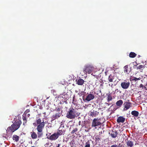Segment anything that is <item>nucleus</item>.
<instances>
[{"mask_svg":"<svg viewBox=\"0 0 147 147\" xmlns=\"http://www.w3.org/2000/svg\"><path fill=\"white\" fill-rule=\"evenodd\" d=\"M12 138L13 140L17 142L19 140L20 137L18 136L15 134L13 135Z\"/></svg>","mask_w":147,"mask_h":147,"instance_id":"obj_19","label":"nucleus"},{"mask_svg":"<svg viewBox=\"0 0 147 147\" xmlns=\"http://www.w3.org/2000/svg\"><path fill=\"white\" fill-rule=\"evenodd\" d=\"M97 83H99V82H96V85H97Z\"/></svg>","mask_w":147,"mask_h":147,"instance_id":"obj_37","label":"nucleus"},{"mask_svg":"<svg viewBox=\"0 0 147 147\" xmlns=\"http://www.w3.org/2000/svg\"><path fill=\"white\" fill-rule=\"evenodd\" d=\"M125 121V118L122 116L119 117L117 119V122L119 123L120 122L123 123Z\"/></svg>","mask_w":147,"mask_h":147,"instance_id":"obj_16","label":"nucleus"},{"mask_svg":"<svg viewBox=\"0 0 147 147\" xmlns=\"http://www.w3.org/2000/svg\"><path fill=\"white\" fill-rule=\"evenodd\" d=\"M33 125L35 126L37 125L36 129L38 131L37 134L34 131H32L30 133L31 137L32 139H35L41 137L43 135L42 130L45 125V122L44 120H42L41 118H38L36 120V123H33Z\"/></svg>","mask_w":147,"mask_h":147,"instance_id":"obj_1","label":"nucleus"},{"mask_svg":"<svg viewBox=\"0 0 147 147\" xmlns=\"http://www.w3.org/2000/svg\"><path fill=\"white\" fill-rule=\"evenodd\" d=\"M81 125V122L80 121L79 122V125Z\"/></svg>","mask_w":147,"mask_h":147,"instance_id":"obj_36","label":"nucleus"},{"mask_svg":"<svg viewBox=\"0 0 147 147\" xmlns=\"http://www.w3.org/2000/svg\"><path fill=\"white\" fill-rule=\"evenodd\" d=\"M126 144L128 146L132 147L134 145L133 142L130 140L127 141L126 142Z\"/></svg>","mask_w":147,"mask_h":147,"instance_id":"obj_20","label":"nucleus"},{"mask_svg":"<svg viewBox=\"0 0 147 147\" xmlns=\"http://www.w3.org/2000/svg\"><path fill=\"white\" fill-rule=\"evenodd\" d=\"M144 68V65H140L138 66L137 67V69H143Z\"/></svg>","mask_w":147,"mask_h":147,"instance_id":"obj_27","label":"nucleus"},{"mask_svg":"<svg viewBox=\"0 0 147 147\" xmlns=\"http://www.w3.org/2000/svg\"><path fill=\"white\" fill-rule=\"evenodd\" d=\"M106 104H107L108 105H110V104L108 103H106Z\"/></svg>","mask_w":147,"mask_h":147,"instance_id":"obj_38","label":"nucleus"},{"mask_svg":"<svg viewBox=\"0 0 147 147\" xmlns=\"http://www.w3.org/2000/svg\"><path fill=\"white\" fill-rule=\"evenodd\" d=\"M93 66L90 65H87L85 66L83 71L85 73L90 74L93 70Z\"/></svg>","mask_w":147,"mask_h":147,"instance_id":"obj_4","label":"nucleus"},{"mask_svg":"<svg viewBox=\"0 0 147 147\" xmlns=\"http://www.w3.org/2000/svg\"><path fill=\"white\" fill-rule=\"evenodd\" d=\"M90 142L89 140L86 143L85 147H90Z\"/></svg>","mask_w":147,"mask_h":147,"instance_id":"obj_29","label":"nucleus"},{"mask_svg":"<svg viewBox=\"0 0 147 147\" xmlns=\"http://www.w3.org/2000/svg\"><path fill=\"white\" fill-rule=\"evenodd\" d=\"M30 114H27V117H29V116H30Z\"/></svg>","mask_w":147,"mask_h":147,"instance_id":"obj_34","label":"nucleus"},{"mask_svg":"<svg viewBox=\"0 0 147 147\" xmlns=\"http://www.w3.org/2000/svg\"><path fill=\"white\" fill-rule=\"evenodd\" d=\"M26 114H24L22 116V119L24 121L23 125L24 124V123H26L27 122L26 120Z\"/></svg>","mask_w":147,"mask_h":147,"instance_id":"obj_24","label":"nucleus"},{"mask_svg":"<svg viewBox=\"0 0 147 147\" xmlns=\"http://www.w3.org/2000/svg\"><path fill=\"white\" fill-rule=\"evenodd\" d=\"M22 123V122L21 120H19L14 123L11 125V126L14 127L15 130H16L20 127L21 124Z\"/></svg>","mask_w":147,"mask_h":147,"instance_id":"obj_8","label":"nucleus"},{"mask_svg":"<svg viewBox=\"0 0 147 147\" xmlns=\"http://www.w3.org/2000/svg\"><path fill=\"white\" fill-rule=\"evenodd\" d=\"M55 111L56 112L51 117L52 121H54L56 119H58L62 114V112L60 107H59L58 108L56 109Z\"/></svg>","mask_w":147,"mask_h":147,"instance_id":"obj_3","label":"nucleus"},{"mask_svg":"<svg viewBox=\"0 0 147 147\" xmlns=\"http://www.w3.org/2000/svg\"><path fill=\"white\" fill-rule=\"evenodd\" d=\"M110 147H119V146L115 144L112 145Z\"/></svg>","mask_w":147,"mask_h":147,"instance_id":"obj_31","label":"nucleus"},{"mask_svg":"<svg viewBox=\"0 0 147 147\" xmlns=\"http://www.w3.org/2000/svg\"><path fill=\"white\" fill-rule=\"evenodd\" d=\"M59 136L56 133H55L51 135L50 137H47V138L52 141L55 140H57Z\"/></svg>","mask_w":147,"mask_h":147,"instance_id":"obj_9","label":"nucleus"},{"mask_svg":"<svg viewBox=\"0 0 147 147\" xmlns=\"http://www.w3.org/2000/svg\"><path fill=\"white\" fill-rule=\"evenodd\" d=\"M95 141L96 142H98L100 140V138L97 135L95 137Z\"/></svg>","mask_w":147,"mask_h":147,"instance_id":"obj_28","label":"nucleus"},{"mask_svg":"<svg viewBox=\"0 0 147 147\" xmlns=\"http://www.w3.org/2000/svg\"><path fill=\"white\" fill-rule=\"evenodd\" d=\"M116 77L114 74H110L109 76L108 80L109 82H115L116 80Z\"/></svg>","mask_w":147,"mask_h":147,"instance_id":"obj_12","label":"nucleus"},{"mask_svg":"<svg viewBox=\"0 0 147 147\" xmlns=\"http://www.w3.org/2000/svg\"><path fill=\"white\" fill-rule=\"evenodd\" d=\"M141 79V78L139 77L138 78H137L136 77H133L131 78H130V81H135L138 80H140Z\"/></svg>","mask_w":147,"mask_h":147,"instance_id":"obj_25","label":"nucleus"},{"mask_svg":"<svg viewBox=\"0 0 147 147\" xmlns=\"http://www.w3.org/2000/svg\"><path fill=\"white\" fill-rule=\"evenodd\" d=\"M123 103V102L122 100H120L117 102L116 105L117 106L120 107L122 105Z\"/></svg>","mask_w":147,"mask_h":147,"instance_id":"obj_22","label":"nucleus"},{"mask_svg":"<svg viewBox=\"0 0 147 147\" xmlns=\"http://www.w3.org/2000/svg\"><path fill=\"white\" fill-rule=\"evenodd\" d=\"M89 116L92 117H96L99 114V112L95 110H92L89 112Z\"/></svg>","mask_w":147,"mask_h":147,"instance_id":"obj_11","label":"nucleus"},{"mask_svg":"<svg viewBox=\"0 0 147 147\" xmlns=\"http://www.w3.org/2000/svg\"><path fill=\"white\" fill-rule=\"evenodd\" d=\"M131 102H125L124 103V110L126 111L129 109L131 107Z\"/></svg>","mask_w":147,"mask_h":147,"instance_id":"obj_14","label":"nucleus"},{"mask_svg":"<svg viewBox=\"0 0 147 147\" xmlns=\"http://www.w3.org/2000/svg\"><path fill=\"white\" fill-rule=\"evenodd\" d=\"M31 147H35V146H31Z\"/></svg>","mask_w":147,"mask_h":147,"instance_id":"obj_42","label":"nucleus"},{"mask_svg":"<svg viewBox=\"0 0 147 147\" xmlns=\"http://www.w3.org/2000/svg\"><path fill=\"white\" fill-rule=\"evenodd\" d=\"M141 81H142V82H143V80H141Z\"/></svg>","mask_w":147,"mask_h":147,"instance_id":"obj_41","label":"nucleus"},{"mask_svg":"<svg viewBox=\"0 0 147 147\" xmlns=\"http://www.w3.org/2000/svg\"><path fill=\"white\" fill-rule=\"evenodd\" d=\"M87 94L88 95L85 99V100L89 102L94 98V96L93 94H88V93H87Z\"/></svg>","mask_w":147,"mask_h":147,"instance_id":"obj_13","label":"nucleus"},{"mask_svg":"<svg viewBox=\"0 0 147 147\" xmlns=\"http://www.w3.org/2000/svg\"><path fill=\"white\" fill-rule=\"evenodd\" d=\"M112 99V97L110 95V94H109L107 97V100L108 102H109Z\"/></svg>","mask_w":147,"mask_h":147,"instance_id":"obj_26","label":"nucleus"},{"mask_svg":"<svg viewBox=\"0 0 147 147\" xmlns=\"http://www.w3.org/2000/svg\"><path fill=\"white\" fill-rule=\"evenodd\" d=\"M82 126H84V124L83 125V124H82Z\"/></svg>","mask_w":147,"mask_h":147,"instance_id":"obj_39","label":"nucleus"},{"mask_svg":"<svg viewBox=\"0 0 147 147\" xmlns=\"http://www.w3.org/2000/svg\"><path fill=\"white\" fill-rule=\"evenodd\" d=\"M78 130V129L77 128H76L74 129L73 130L71 133V134H74L76 131H77Z\"/></svg>","mask_w":147,"mask_h":147,"instance_id":"obj_30","label":"nucleus"},{"mask_svg":"<svg viewBox=\"0 0 147 147\" xmlns=\"http://www.w3.org/2000/svg\"><path fill=\"white\" fill-rule=\"evenodd\" d=\"M130 85V83L129 81L127 80H125L123 82H122L121 86L122 88L123 89H127L129 87Z\"/></svg>","mask_w":147,"mask_h":147,"instance_id":"obj_5","label":"nucleus"},{"mask_svg":"<svg viewBox=\"0 0 147 147\" xmlns=\"http://www.w3.org/2000/svg\"><path fill=\"white\" fill-rule=\"evenodd\" d=\"M65 132V130L64 129V126L62 124H61L59 129H58L57 134L58 136H61Z\"/></svg>","mask_w":147,"mask_h":147,"instance_id":"obj_6","label":"nucleus"},{"mask_svg":"<svg viewBox=\"0 0 147 147\" xmlns=\"http://www.w3.org/2000/svg\"><path fill=\"white\" fill-rule=\"evenodd\" d=\"M60 144H58L57 146H56V147H60Z\"/></svg>","mask_w":147,"mask_h":147,"instance_id":"obj_33","label":"nucleus"},{"mask_svg":"<svg viewBox=\"0 0 147 147\" xmlns=\"http://www.w3.org/2000/svg\"><path fill=\"white\" fill-rule=\"evenodd\" d=\"M98 121L99 119L96 118H94L92 121V127H95V128H96V127L100 125L102 123Z\"/></svg>","mask_w":147,"mask_h":147,"instance_id":"obj_7","label":"nucleus"},{"mask_svg":"<svg viewBox=\"0 0 147 147\" xmlns=\"http://www.w3.org/2000/svg\"><path fill=\"white\" fill-rule=\"evenodd\" d=\"M14 127H13L9 126V127L6 130V133L7 134H12L14 132L16 131Z\"/></svg>","mask_w":147,"mask_h":147,"instance_id":"obj_10","label":"nucleus"},{"mask_svg":"<svg viewBox=\"0 0 147 147\" xmlns=\"http://www.w3.org/2000/svg\"><path fill=\"white\" fill-rule=\"evenodd\" d=\"M2 147H3V145H2Z\"/></svg>","mask_w":147,"mask_h":147,"instance_id":"obj_43","label":"nucleus"},{"mask_svg":"<svg viewBox=\"0 0 147 147\" xmlns=\"http://www.w3.org/2000/svg\"><path fill=\"white\" fill-rule=\"evenodd\" d=\"M144 87V86L142 84H140L139 86V87L140 88H143V87Z\"/></svg>","mask_w":147,"mask_h":147,"instance_id":"obj_32","label":"nucleus"},{"mask_svg":"<svg viewBox=\"0 0 147 147\" xmlns=\"http://www.w3.org/2000/svg\"><path fill=\"white\" fill-rule=\"evenodd\" d=\"M118 133L117 131L115 130V131H112V133L111 134V135L112 137L115 138L117 136Z\"/></svg>","mask_w":147,"mask_h":147,"instance_id":"obj_18","label":"nucleus"},{"mask_svg":"<svg viewBox=\"0 0 147 147\" xmlns=\"http://www.w3.org/2000/svg\"><path fill=\"white\" fill-rule=\"evenodd\" d=\"M80 113L78 112V110L72 107L69 109L66 114V117L70 119H74L78 116Z\"/></svg>","mask_w":147,"mask_h":147,"instance_id":"obj_2","label":"nucleus"},{"mask_svg":"<svg viewBox=\"0 0 147 147\" xmlns=\"http://www.w3.org/2000/svg\"><path fill=\"white\" fill-rule=\"evenodd\" d=\"M76 81L77 84L80 85H82L84 82V80L81 78L79 79L78 80H76Z\"/></svg>","mask_w":147,"mask_h":147,"instance_id":"obj_17","label":"nucleus"},{"mask_svg":"<svg viewBox=\"0 0 147 147\" xmlns=\"http://www.w3.org/2000/svg\"><path fill=\"white\" fill-rule=\"evenodd\" d=\"M136 54L133 52H131L130 53L129 56L130 58H133L135 57L136 55Z\"/></svg>","mask_w":147,"mask_h":147,"instance_id":"obj_23","label":"nucleus"},{"mask_svg":"<svg viewBox=\"0 0 147 147\" xmlns=\"http://www.w3.org/2000/svg\"><path fill=\"white\" fill-rule=\"evenodd\" d=\"M124 71L125 73H126L127 74H129L131 71V67L130 66V65L129 66L128 65H126L124 67Z\"/></svg>","mask_w":147,"mask_h":147,"instance_id":"obj_15","label":"nucleus"},{"mask_svg":"<svg viewBox=\"0 0 147 147\" xmlns=\"http://www.w3.org/2000/svg\"><path fill=\"white\" fill-rule=\"evenodd\" d=\"M74 98H75L74 97H73V102H74Z\"/></svg>","mask_w":147,"mask_h":147,"instance_id":"obj_35","label":"nucleus"},{"mask_svg":"<svg viewBox=\"0 0 147 147\" xmlns=\"http://www.w3.org/2000/svg\"><path fill=\"white\" fill-rule=\"evenodd\" d=\"M139 114L138 112L136 111H133L131 112V114L136 117H138L139 115Z\"/></svg>","mask_w":147,"mask_h":147,"instance_id":"obj_21","label":"nucleus"},{"mask_svg":"<svg viewBox=\"0 0 147 147\" xmlns=\"http://www.w3.org/2000/svg\"><path fill=\"white\" fill-rule=\"evenodd\" d=\"M102 84H101L100 85V86H102Z\"/></svg>","mask_w":147,"mask_h":147,"instance_id":"obj_40","label":"nucleus"}]
</instances>
